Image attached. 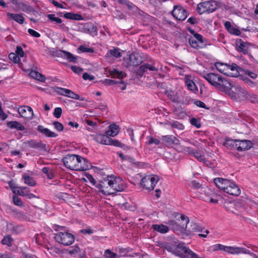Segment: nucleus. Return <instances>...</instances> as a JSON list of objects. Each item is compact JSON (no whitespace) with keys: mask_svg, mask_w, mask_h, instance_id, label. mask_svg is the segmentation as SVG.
<instances>
[{"mask_svg":"<svg viewBox=\"0 0 258 258\" xmlns=\"http://www.w3.org/2000/svg\"><path fill=\"white\" fill-rule=\"evenodd\" d=\"M67 95H66V97H68L69 98H71L75 99H77V100H80L81 101L85 100L84 98H83V97L80 98V96L78 94H76L75 93H74V92H73L72 91H71L70 89H68Z\"/></svg>","mask_w":258,"mask_h":258,"instance_id":"42","label":"nucleus"},{"mask_svg":"<svg viewBox=\"0 0 258 258\" xmlns=\"http://www.w3.org/2000/svg\"><path fill=\"white\" fill-rule=\"evenodd\" d=\"M237 51L242 52L243 54H247L249 51V44L247 42H244L240 39L236 42Z\"/></svg>","mask_w":258,"mask_h":258,"instance_id":"18","label":"nucleus"},{"mask_svg":"<svg viewBox=\"0 0 258 258\" xmlns=\"http://www.w3.org/2000/svg\"><path fill=\"white\" fill-rule=\"evenodd\" d=\"M192 102L196 105L197 106L203 108H207L206 107V104L202 101L200 100H195L194 99L192 100Z\"/></svg>","mask_w":258,"mask_h":258,"instance_id":"61","label":"nucleus"},{"mask_svg":"<svg viewBox=\"0 0 258 258\" xmlns=\"http://www.w3.org/2000/svg\"><path fill=\"white\" fill-rule=\"evenodd\" d=\"M228 64L226 63H221L217 62L215 63V67L216 69L220 73L224 74L226 75H232L231 74H230L228 72L229 70Z\"/></svg>","mask_w":258,"mask_h":258,"instance_id":"23","label":"nucleus"},{"mask_svg":"<svg viewBox=\"0 0 258 258\" xmlns=\"http://www.w3.org/2000/svg\"><path fill=\"white\" fill-rule=\"evenodd\" d=\"M111 187L112 189L111 195L114 194L117 192H120L123 190L124 188V181L120 177L110 176Z\"/></svg>","mask_w":258,"mask_h":258,"instance_id":"8","label":"nucleus"},{"mask_svg":"<svg viewBox=\"0 0 258 258\" xmlns=\"http://www.w3.org/2000/svg\"><path fill=\"white\" fill-rule=\"evenodd\" d=\"M18 111L20 115L24 118L31 119L33 117V111L31 107L30 106H20L18 108Z\"/></svg>","mask_w":258,"mask_h":258,"instance_id":"11","label":"nucleus"},{"mask_svg":"<svg viewBox=\"0 0 258 258\" xmlns=\"http://www.w3.org/2000/svg\"><path fill=\"white\" fill-rule=\"evenodd\" d=\"M201 76L207 80L212 86L221 91H224L230 83L221 75L214 73H203Z\"/></svg>","mask_w":258,"mask_h":258,"instance_id":"1","label":"nucleus"},{"mask_svg":"<svg viewBox=\"0 0 258 258\" xmlns=\"http://www.w3.org/2000/svg\"><path fill=\"white\" fill-rule=\"evenodd\" d=\"M166 94L168 98L173 102H176L177 98L174 93L171 91H167Z\"/></svg>","mask_w":258,"mask_h":258,"instance_id":"59","label":"nucleus"},{"mask_svg":"<svg viewBox=\"0 0 258 258\" xmlns=\"http://www.w3.org/2000/svg\"><path fill=\"white\" fill-rule=\"evenodd\" d=\"M119 131V128L118 125L112 124L109 126V130L106 132V134L108 136L114 137Z\"/></svg>","mask_w":258,"mask_h":258,"instance_id":"28","label":"nucleus"},{"mask_svg":"<svg viewBox=\"0 0 258 258\" xmlns=\"http://www.w3.org/2000/svg\"><path fill=\"white\" fill-rule=\"evenodd\" d=\"M25 144L30 148L38 149L43 151L46 150V145L41 142H37L35 140H31L26 142Z\"/></svg>","mask_w":258,"mask_h":258,"instance_id":"13","label":"nucleus"},{"mask_svg":"<svg viewBox=\"0 0 258 258\" xmlns=\"http://www.w3.org/2000/svg\"><path fill=\"white\" fill-rule=\"evenodd\" d=\"M38 132L46 137L48 138H55L57 137L58 135L51 131L47 128L44 127L43 125H39L37 127Z\"/></svg>","mask_w":258,"mask_h":258,"instance_id":"19","label":"nucleus"},{"mask_svg":"<svg viewBox=\"0 0 258 258\" xmlns=\"http://www.w3.org/2000/svg\"><path fill=\"white\" fill-rule=\"evenodd\" d=\"M139 57L140 56L138 54L132 53L130 54L129 58L133 66H139L141 63L142 60L139 58Z\"/></svg>","mask_w":258,"mask_h":258,"instance_id":"33","label":"nucleus"},{"mask_svg":"<svg viewBox=\"0 0 258 258\" xmlns=\"http://www.w3.org/2000/svg\"><path fill=\"white\" fill-rule=\"evenodd\" d=\"M15 6L17 7L19 10L22 11L27 13H30L34 11V9L32 7L27 5L22 2H19L18 1Z\"/></svg>","mask_w":258,"mask_h":258,"instance_id":"24","label":"nucleus"},{"mask_svg":"<svg viewBox=\"0 0 258 258\" xmlns=\"http://www.w3.org/2000/svg\"><path fill=\"white\" fill-rule=\"evenodd\" d=\"M172 15L177 20L183 21L187 18V12L181 7L174 6L171 12Z\"/></svg>","mask_w":258,"mask_h":258,"instance_id":"9","label":"nucleus"},{"mask_svg":"<svg viewBox=\"0 0 258 258\" xmlns=\"http://www.w3.org/2000/svg\"><path fill=\"white\" fill-rule=\"evenodd\" d=\"M225 192L232 196H238L240 194L241 191L239 187L231 181L230 185L226 186Z\"/></svg>","mask_w":258,"mask_h":258,"instance_id":"15","label":"nucleus"},{"mask_svg":"<svg viewBox=\"0 0 258 258\" xmlns=\"http://www.w3.org/2000/svg\"><path fill=\"white\" fill-rule=\"evenodd\" d=\"M214 182L219 188L223 190L225 192L226 186L230 185L231 181L227 179L216 178L214 179Z\"/></svg>","mask_w":258,"mask_h":258,"instance_id":"17","label":"nucleus"},{"mask_svg":"<svg viewBox=\"0 0 258 258\" xmlns=\"http://www.w3.org/2000/svg\"><path fill=\"white\" fill-rule=\"evenodd\" d=\"M77 171H85L92 167L90 163L86 159L79 156Z\"/></svg>","mask_w":258,"mask_h":258,"instance_id":"12","label":"nucleus"},{"mask_svg":"<svg viewBox=\"0 0 258 258\" xmlns=\"http://www.w3.org/2000/svg\"><path fill=\"white\" fill-rule=\"evenodd\" d=\"M191 230L192 232H200L202 231V228L197 223H194L191 225Z\"/></svg>","mask_w":258,"mask_h":258,"instance_id":"58","label":"nucleus"},{"mask_svg":"<svg viewBox=\"0 0 258 258\" xmlns=\"http://www.w3.org/2000/svg\"><path fill=\"white\" fill-rule=\"evenodd\" d=\"M9 58L13 60L15 63L19 62L20 60L19 56L14 53H11L9 55Z\"/></svg>","mask_w":258,"mask_h":258,"instance_id":"55","label":"nucleus"},{"mask_svg":"<svg viewBox=\"0 0 258 258\" xmlns=\"http://www.w3.org/2000/svg\"><path fill=\"white\" fill-rule=\"evenodd\" d=\"M246 99L249 100L252 103H258V96L253 94L248 93V96H247Z\"/></svg>","mask_w":258,"mask_h":258,"instance_id":"51","label":"nucleus"},{"mask_svg":"<svg viewBox=\"0 0 258 258\" xmlns=\"http://www.w3.org/2000/svg\"><path fill=\"white\" fill-rule=\"evenodd\" d=\"M189 43L190 45L194 48H202L207 45L206 40H204L202 35L195 33L194 36L189 38Z\"/></svg>","mask_w":258,"mask_h":258,"instance_id":"7","label":"nucleus"},{"mask_svg":"<svg viewBox=\"0 0 258 258\" xmlns=\"http://www.w3.org/2000/svg\"><path fill=\"white\" fill-rule=\"evenodd\" d=\"M64 17L67 19L74 20H82L83 17L82 15L78 14H75L72 13H67L64 14Z\"/></svg>","mask_w":258,"mask_h":258,"instance_id":"34","label":"nucleus"},{"mask_svg":"<svg viewBox=\"0 0 258 258\" xmlns=\"http://www.w3.org/2000/svg\"><path fill=\"white\" fill-rule=\"evenodd\" d=\"M110 176H108L106 178H103L100 180L99 182L96 184V187L98 188L100 192L104 195H111V191L112 190L111 187L110 183Z\"/></svg>","mask_w":258,"mask_h":258,"instance_id":"5","label":"nucleus"},{"mask_svg":"<svg viewBox=\"0 0 258 258\" xmlns=\"http://www.w3.org/2000/svg\"><path fill=\"white\" fill-rule=\"evenodd\" d=\"M158 181L159 177L157 176L149 175L142 178L140 183L143 188L150 191L154 189Z\"/></svg>","mask_w":258,"mask_h":258,"instance_id":"4","label":"nucleus"},{"mask_svg":"<svg viewBox=\"0 0 258 258\" xmlns=\"http://www.w3.org/2000/svg\"><path fill=\"white\" fill-rule=\"evenodd\" d=\"M16 54L17 55H18L19 56L22 57H23L25 54L22 48L20 46H18L17 47L16 50Z\"/></svg>","mask_w":258,"mask_h":258,"instance_id":"62","label":"nucleus"},{"mask_svg":"<svg viewBox=\"0 0 258 258\" xmlns=\"http://www.w3.org/2000/svg\"><path fill=\"white\" fill-rule=\"evenodd\" d=\"M147 70L157 72L158 70V68H156L153 65L149 63L144 64L141 66L139 68V70L141 72L142 74H143L145 72L147 71Z\"/></svg>","mask_w":258,"mask_h":258,"instance_id":"36","label":"nucleus"},{"mask_svg":"<svg viewBox=\"0 0 258 258\" xmlns=\"http://www.w3.org/2000/svg\"><path fill=\"white\" fill-rule=\"evenodd\" d=\"M30 75L33 78L42 82H44L46 79L44 76L35 71H32L30 73Z\"/></svg>","mask_w":258,"mask_h":258,"instance_id":"37","label":"nucleus"},{"mask_svg":"<svg viewBox=\"0 0 258 258\" xmlns=\"http://www.w3.org/2000/svg\"><path fill=\"white\" fill-rule=\"evenodd\" d=\"M7 15L10 19H12L19 24H22L24 22L25 18L22 14L8 13Z\"/></svg>","mask_w":258,"mask_h":258,"instance_id":"27","label":"nucleus"},{"mask_svg":"<svg viewBox=\"0 0 258 258\" xmlns=\"http://www.w3.org/2000/svg\"><path fill=\"white\" fill-rule=\"evenodd\" d=\"M110 74L112 76L113 78L121 79L124 77L123 72L117 71L116 69H114L113 71L110 73Z\"/></svg>","mask_w":258,"mask_h":258,"instance_id":"47","label":"nucleus"},{"mask_svg":"<svg viewBox=\"0 0 258 258\" xmlns=\"http://www.w3.org/2000/svg\"><path fill=\"white\" fill-rule=\"evenodd\" d=\"M47 17L48 20L51 22L58 24H61L62 23L61 19L59 18L55 17L54 14H48Z\"/></svg>","mask_w":258,"mask_h":258,"instance_id":"43","label":"nucleus"},{"mask_svg":"<svg viewBox=\"0 0 258 258\" xmlns=\"http://www.w3.org/2000/svg\"><path fill=\"white\" fill-rule=\"evenodd\" d=\"M14 192L22 196H27L29 199L36 198V196L33 194L26 192L24 190L23 191L21 187H17L16 190Z\"/></svg>","mask_w":258,"mask_h":258,"instance_id":"35","label":"nucleus"},{"mask_svg":"<svg viewBox=\"0 0 258 258\" xmlns=\"http://www.w3.org/2000/svg\"><path fill=\"white\" fill-rule=\"evenodd\" d=\"M171 127L176 128L179 130H183L184 128L183 124L178 121H173L171 124Z\"/></svg>","mask_w":258,"mask_h":258,"instance_id":"50","label":"nucleus"},{"mask_svg":"<svg viewBox=\"0 0 258 258\" xmlns=\"http://www.w3.org/2000/svg\"><path fill=\"white\" fill-rule=\"evenodd\" d=\"M43 173L45 174L49 179H52L53 177V174L51 170L47 167H44L42 170Z\"/></svg>","mask_w":258,"mask_h":258,"instance_id":"48","label":"nucleus"},{"mask_svg":"<svg viewBox=\"0 0 258 258\" xmlns=\"http://www.w3.org/2000/svg\"><path fill=\"white\" fill-rule=\"evenodd\" d=\"M93 139L98 143L107 145L109 137L107 135L98 134L94 136Z\"/></svg>","mask_w":258,"mask_h":258,"instance_id":"26","label":"nucleus"},{"mask_svg":"<svg viewBox=\"0 0 258 258\" xmlns=\"http://www.w3.org/2000/svg\"><path fill=\"white\" fill-rule=\"evenodd\" d=\"M82 29L84 33H88L91 35L94 36L97 34V28L91 23L84 24Z\"/></svg>","mask_w":258,"mask_h":258,"instance_id":"14","label":"nucleus"},{"mask_svg":"<svg viewBox=\"0 0 258 258\" xmlns=\"http://www.w3.org/2000/svg\"><path fill=\"white\" fill-rule=\"evenodd\" d=\"M226 252L231 254H239L240 253H244L245 248L243 247L227 246Z\"/></svg>","mask_w":258,"mask_h":258,"instance_id":"22","label":"nucleus"},{"mask_svg":"<svg viewBox=\"0 0 258 258\" xmlns=\"http://www.w3.org/2000/svg\"><path fill=\"white\" fill-rule=\"evenodd\" d=\"M161 140L165 146L169 147L176 144V141H177V139L174 136L167 135L162 136L161 137Z\"/></svg>","mask_w":258,"mask_h":258,"instance_id":"21","label":"nucleus"},{"mask_svg":"<svg viewBox=\"0 0 258 258\" xmlns=\"http://www.w3.org/2000/svg\"><path fill=\"white\" fill-rule=\"evenodd\" d=\"M13 241V238L10 235L5 236L2 240V243L8 246H12V243Z\"/></svg>","mask_w":258,"mask_h":258,"instance_id":"44","label":"nucleus"},{"mask_svg":"<svg viewBox=\"0 0 258 258\" xmlns=\"http://www.w3.org/2000/svg\"><path fill=\"white\" fill-rule=\"evenodd\" d=\"M79 49L83 52L93 53L94 52V50L93 48L87 47L83 45L79 46Z\"/></svg>","mask_w":258,"mask_h":258,"instance_id":"52","label":"nucleus"},{"mask_svg":"<svg viewBox=\"0 0 258 258\" xmlns=\"http://www.w3.org/2000/svg\"><path fill=\"white\" fill-rule=\"evenodd\" d=\"M218 7V2L214 1H206L198 5L197 11L200 14L204 13H210L215 11Z\"/></svg>","mask_w":258,"mask_h":258,"instance_id":"3","label":"nucleus"},{"mask_svg":"<svg viewBox=\"0 0 258 258\" xmlns=\"http://www.w3.org/2000/svg\"><path fill=\"white\" fill-rule=\"evenodd\" d=\"M234 93L239 100L246 99L247 96H248V92L240 86L234 87Z\"/></svg>","mask_w":258,"mask_h":258,"instance_id":"20","label":"nucleus"},{"mask_svg":"<svg viewBox=\"0 0 258 258\" xmlns=\"http://www.w3.org/2000/svg\"><path fill=\"white\" fill-rule=\"evenodd\" d=\"M191 153L200 162H204L205 158L204 156L199 151L196 150H191Z\"/></svg>","mask_w":258,"mask_h":258,"instance_id":"41","label":"nucleus"},{"mask_svg":"<svg viewBox=\"0 0 258 258\" xmlns=\"http://www.w3.org/2000/svg\"><path fill=\"white\" fill-rule=\"evenodd\" d=\"M13 200L15 205L19 207L23 206V203L22 202L21 199L19 198L18 197L16 196H13Z\"/></svg>","mask_w":258,"mask_h":258,"instance_id":"54","label":"nucleus"},{"mask_svg":"<svg viewBox=\"0 0 258 258\" xmlns=\"http://www.w3.org/2000/svg\"><path fill=\"white\" fill-rule=\"evenodd\" d=\"M7 125L11 128H16L18 131H24L25 126L16 121H11L7 122Z\"/></svg>","mask_w":258,"mask_h":258,"instance_id":"31","label":"nucleus"},{"mask_svg":"<svg viewBox=\"0 0 258 258\" xmlns=\"http://www.w3.org/2000/svg\"><path fill=\"white\" fill-rule=\"evenodd\" d=\"M110 53L111 55L115 57H119L121 56V53L117 49H113L112 50H110Z\"/></svg>","mask_w":258,"mask_h":258,"instance_id":"63","label":"nucleus"},{"mask_svg":"<svg viewBox=\"0 0 258 258\" xmlns=\"http://www.w3.org/2000/svg\"><path fill=\"white\" fill-rule=\"evenodd\" d=\"M252 146V143L249 140H237V150L238 151H242L249 149Z\"/></svg>","mask_w":258,"mask_h":258,"instance_id":"16","label":"nucleus"},{"mask_svg":"<svg viewBox=\"0 0 258 258\" xmlns=\"http://www.w3.org/2000/svg\"><path fill=\"white\" fill-rule=\"evenodd\" d=\"M190 122L192 125L196 126L198 128H200L201 126V124L200 120H198L196 118L193 117L191 118Z\"/></svg>","mask_w":258,"mask_h":258,"instance_id":"56","label":"nucleus"},{"mask_svg":"<svg viewBox=\"0 0 258 258\" xmlns=\"http://www.w3.org/2000/svg\"><path fill=\"white\" fill-rule=\"evenodd\" d=\"M1 258H14L15 255L10 252H5V253H1Z\"/></svg>","mask_w":258,"mask_h":258,"instance_id":"64","label":"nucleus"},{"mask_svg":"<svg viewBox=\"0 0 258 258\" xmlns=\"http://www.w3.org/2000/svg\"><path fill=\"white\" fill-rule=\"evenodd\" d=\"M103 256L105 258H118L116 253L112 252L111 250L108 249L104 251Z\"/></svg>","mask_w":258,"mask_h":258,"instance_id":"45","label":"nucleus"},{"mask_svg":"<svg viewBox=\"0 0 258 258\" xmlns=\"http://www.w3.org/2000/svg\"><path fill=\"white\" fill-rule=\"evenodd\" d=\"M176 220L178 222H174L172 220H170L168 222V224L170 225H174V224H177L181 228H186L187 225L189 222V218L184 215L178 214L176 217Z\"/></svg>","mask_w":258,"mask_h":258,"instance_id":"10","label":"nucleus"},{"mask_svg":"<svg viewBox=\"0 0 258 258\" xmlns=\"http://www.w3.org/2000/svg\"><path fill=\"white\" fill-rule=\"evenodd\" d=\"M60 54L63 56V57H66L67 59H68L70 61L73 62H76L77 61V57L73 55L72 53L70 52L61 50L60 51Z\"/></svg>","mask_w":258,"mask_h":258,"instance_id":"38","label":"nucleus"},{"mask_svg":"<svg viewBox=\"0 0 258 258\" xmlns=\"http://www.w3.org/2000/svg\"><path fill=\"white\" fill-rule=\"evenodd\" d=\"M237 140H233L226 138L225 141L223 142V145L230 149H237Z\"/></svg>","mask_w":258,"mask_h":258,"instance_id":"29","label":"nucleus"},{"mask_svg":"<svg viewBox=\"0 0 258 258\" xmlns=\"http://www.w3.org/2000/svg\"><path fill=\"white\" fill-rule=\"evenodd\" d=\"M62 113V109L60 107H56L54 109L53 114L54 117L57 118H59L61 115Z\"/></svg>","mask_w":258,"mask_h":258,"instance_id":"57","label":"nucleus"},{"mask_svg":"<svg viewBox=\"0 0 258 258\" xmlns=\"http://www.w3.org/2000/svg\"><path fill=\"white\" fill-rule=\"evenodd\" d=\"M147 144L148 145H152L155 144L156 145H158L160 143V140L154 138L151 136H149L147 137Z\"/></svg>","mask_w":258,"mask_h":258,"instance_id":"46","label":"nucleus"},{"mask_svg":"<svg viewBox=\"0 0 258 258\" xmlns=\"http://www.w3.org/2000/svg\"><path fill=\"white\" fill-rule=\"evenodd\" d=\"M52 124L53 125L55 129H56L58 132H61L63 130V125L60 122L55 121L52 122Z\"/></svg>","mask_w":258,"mask_h":258,"instance_id":"53","label":"nucleus"},{"mask_svg":"<svg viewBox=\"0 0 258 258\" xmlns=\"http://www.w3.org/2000/svg\"><path fill=\"white\" fill-rule=\"evenodd\" d=\"M107 145H112L115 147H122V144L116 140L112 139L109 137Z\"/></svg>","mask_w":258,"mask_h":258,"instance_id":"49","label":"nucleus"},{"mask_svg":"<svg viewBox=\"0 0 258 258\" xmlns=\"http://www.w3.org/2000/svg\"><path fill=\"white\" fill-rule=\"evenodd\" d=\"M126 160L132 163L137 166H140L143 164V163L142 162H136L134 158L129 156H127V159Z\"/></svg>","mask_w":258,"mask_h":258,"instance_id":"60","label":"nucleus"},{"mask_svg":"<svg viewBox=\"0 0 258 258\" xmlns=\"http://www.w3.org/2000/svg\"><path fill=\"white\" fill-rule=\"evenodd\" d=\"M54 238L56 242L64 246L71 245L75 240L74 235L68 232H59L55 234Z\"/></svg>","mask_w":258,"mask_h":258,"instance_id":"2","label":"nucleus"},{"mask_svg":"<svg viewBox=\"0 0 258 258\" xmlns=\"http://www.w3.org/2000/svg\"><path fill=\"white\" fill-rule=\"evenodd\" d=\"M23 178L24 180V183L30 186H34L36 184V181L34 178L29 175H24L23 176Z\"/></svg>","mask_w":258,"mask_h":258,"instance_id":"39","label":"nucleus"},{"mask_svg":"<svg viewBox=\"0 0 258 258\" xmlns=\"http://www.w3.org/2000/svg\"><path fill=\"white\" fill-rule=\"evenodd\" d=\"M152 227L154 230L161 233H165L169 230L168 227L163 224H154L152 225Z\"/></svg>","mask_w":258,"mask_h":258,"instance_id":"32","label":"nucleus"},{"mask_svg":"<svg viewBox=\"0 0 258 258\" xmlns=\"http://www.w3.org/2000/svg\"><path fill=\"white\" fill-rule=\"evenodd\" d=\"M228 66L229 68L228 72L230 74H231L232 75H227V76L236 77L239 75V70H240V68L238 65L233 63L232 64V65L228 64Z\"/></svg>","mask_w":258,"mask_h":258,"instance_id":"25","label":"nucleus"},{"mask_svg":"<svg viewBox=\"0 0 258 258\" xmlns=\"http://www.w3.org/2000/svg\"><path fill=\"white\" fill-rule=\"evenodd\" d=\"M53 90L57 95L66 96L68 89L54 86L53 87Z\"/></svg>","mask_w":258,"mask_h":258,"instance_id":"40","label":"nucleus"},{"mask_svg":"<svg viewBox=\"0 0 258 258\" xmlns=\"http://www.w3.org/2000/svg\"><path fill=\"white\" fill-rule=\"evenodd\" d=\"M79 155L75 154L67 155L63 158V162L65 166L71 170H77Z\"/></svg>","mask_w":258,"mask_h":258,"instance_id":"6","label":"nucleus"},{"mask_svg":"<svg viewBox=\"0 0 258 258\" xmlns=\"http://www.w3.org/2000/svg\"><path fill=\"white\" fill-rule=\"evenodd\" d=\"M185 83L188 90L196 93L198 91V88L195 83L189 78H186L185 79Z\"/></svg>","mask_w":258,"mask_h":258,"instance_id":"30","label":"nucleus"}]
</instances>
